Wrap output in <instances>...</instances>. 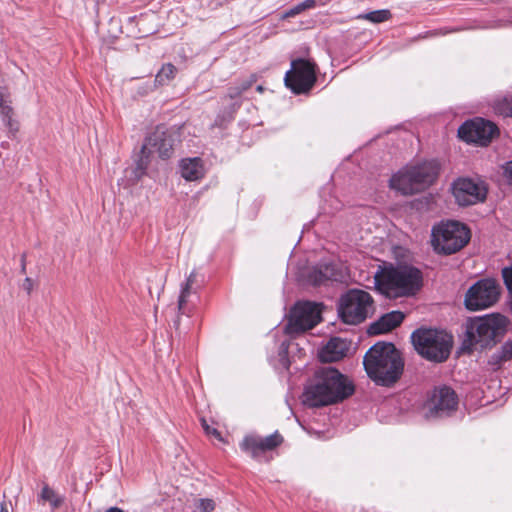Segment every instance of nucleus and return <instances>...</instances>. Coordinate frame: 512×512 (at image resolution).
Segmentation results:
<instances>
[{
	"label": "nucleus",
	"mask_w": 512,
	"mask_h": 512,
	"mask_svg": "<svg viewBox=\"0 0 512 512\" xmlns=\"http://www.w3.org/2000/svg\"><path fill=\"white\" fill-rule=\"evenodd\" d=\"M353 383L333 367L319 368L306 387L303 403L309 407H321L334 404L354 393Z\"/></svg>",
	"instance_id": "f257e3e1"
},
{
	"label": "nucleus",
	"mask_w": 512,
	"mask_h": 512,
	"mask_svg": "<svg viewBox=\"0 0 512 512\" xmlns=\"http://www.w3.org/2000/svg\"><path fill=\"white\" fill-rule=\"evenodd\" d=\"M363 365L367 375L378 385L391 386L402 375L404 362L392 343L379 342L365 354Z\"/></svg>",
	"instance_id": "f03ea898"
},
{
	"label": "nucleus",
	"mask_w": 512,
	"mask_h": 512,
	"mask_svg": "<svg viewBox=\"0 0 512 512\" xmlns=\"http://www.w3.org/2000/svg\"><path fill=\"white\" fill-rule=\"evenodd\" d=\"M377 290L388 298L410 297L422 286V273L409 265L384 264L374 276Z\"/></svg>",
	"instance_id": "7ed1b4c3"
},
{
	"label": "nucleus",
	"mask_w": 512,
	"mask_h": 512,
	"mask_svg": "<svg viewBox=\"0 0 512 512\" xmlns=\"http://www.w3.org/2000/svg\"><path fill=\"white\" fill-rule=\"evenodd\" d=\"M509 320L500 314L469 319L465 326L463 348L473 350L495 344L507 332Z\"/></svg>",
	"instance_id": "20e7f679"
},
{
	"label": "nucleus",
	"mask_w": 512,
	"mask_h": 512,
	"mask_svg": "<svg viewBox=\"0 0 512 512\" xmlns=\"http://www.w3.org/2000/svg\"><path fill=\"white\" fill-rule=\"evenodd\" d=\"M411 340L421 357L435 363L446 361L453 346L452 335L432 328H419L413 331Z\"/></svg>",
	"instance_id": "39448f33"
},
{
	"label": "nucleus",
	"mask_w": 512,
	"mask_h": 512,
	"mask_svg": "<svg viewBox=\"0 0 512 512\" xmlns=\"http://www.w3.org/2000/svg\"><path fill=\"white\" fill-rule=\"evenodd\" d=\"M470 240L469 229L457 222H441L432 228V245L437 253L450 255L461 250Z\"/></svg>",
	"instance_id": "423d86ee"
},
{
	"label": "nucleus",
	"mask_w": 512,
	"mask_h": 512,
	"mask_svg": "<svg viewBox=\"0 0 512 512\" xmlns=\"http://www.w3.org/2000/svg\"><path fill=\"white\" fill-rule=\"evenodd\" d=\"M175 139L164 127H157L146 139L141 148V156L136 162L135 177L140 179L149 165V158L157 152L159 157L167 159L172 155Z\"/></svg>",
	"instance_id": "0eeeda50"
},
{
	"label": "nucleus",
	"mask_w": 512,
	"mask_h": 512,
	"mask_svg": "<svg viewBox=\"0 0 512 512\" xmlns=\"http://www.w3.org/2000/svg\"><path fill=\"white\" fill-rule=\"evenodd\" d=\"M373 311V299L363 290H350L340 299L338 313L347 324L363 322Z\"/></svg>",
	"instance_id": "6e6552de"
},
{
	"label": "nucleus",
	"mask_w": 512,
	"mask_h": 512,
	"mask_svg": "<svg viewBox=\"0 0 512 512\" xmlns=\"http://www.w3.org/2000/svg\"><path fill=\"white\" fill-rule=\"evenodd\" d=\"M500 285L494 279H481L466 292L464 304L470 311H478L493 306L499 299Z\"/></svg>",
	"instance_id": "1a4fd4ad"
},
{
	"label": "nucleus",
	"mask_w": 512,
	"mask_h": 512,
	"mask_svg": "<svg viewBox=\"0 0 512 512\" xmlns=\"http://www.w3.org/2000/svg\"><path fill=\"white\" fill-rule=\"evenodd\" d=\"M321 321L320 305L313 302H298L291 309L285 326L287 334H298L312 329Z\"/></svg>",
	"instance_id": "9d476101"
},
{
	"label": "nucleus",
	"mask_w": 512,
	"mask_h": 512,
	"mask_svg": "<svg viewBox=\"0 0 512 512\" xmlns=\"http://www.w3.org/2000/svg\"><path fill=\"white\" fill-rule=\"evenodd\" d=\"M284 81L295 94L309 92L316 82L315 64L302 58L293 60Z\"/></svg>",
	"instance_id": "9b49d317"
},
{
	"label": "nucleus",
	"mask_w": 512,
	"mask_h": 512,
	"mask_svg": "<svg viewBox=\"0 0 512 512\" xmlns=\"http://www.w3.org/2000/svg\"><path fill=\"white\" fill-rule=\"evenodd\" d=\"M497 133V126L483 118L466 121L458 129V135L462 140L483 146L487 145Z\"/></svg>",
	"instance_id": "f8f14e48"
},
{
	"label": "nucleus",
	"mask_w": 512,
	"mask_h": 512,
	"mask_svg": "<svg viewBox=\"0 0 512 512\" xmlns=\"http://www.w3.org/2000/svg\"><path fill=\"white\" fill-rule=\"evenodd\" d=\"M458 398L453 389L447 386L435 388L426 402V409L430 417H444L455 411Z\"/></svg>",
	"instance_id": "ddd939ff"
},
{
	"label": "nucleus",
	"mask_w": 512,
	"mask_h": 512,
	"mask_svg": "<svg viewBox=\"0 0 512 512\" xmlns=\"http://www.w3.org/2000/svg\"><path fill=\"white\" fill-rule=\"evenodd\" d=\"M283 442V437L277 431L266 437L246 435L239 443L240 449L251 458L261 461L266 452L272 451Z\"/></svg>",
	"instance_id": "4468645a"
},
{
	"label": "nucleus",
	"mask_w": 512,
	"mask_h": 512,
	"mask_svg": "<svg viewBox=\"0 0 512 512\" xmlns=\"http://www.w3.org/2000/svg\"><path fill=\"white\" fill-rule=\"evenodd\" d=\"M452 189L457 203L462 206L482 202L487 194V189L482 183L469 178L458 179L453 183Z\"/></svg>",
	"instance_id": "2eb2a0df"
},
{
	"label": "nucleus",
	"mask_w": 512,
	"mask_h": 512,
	"mask_svg": "<svg viewBox=\"0 0 512 512\" xmlns=\"http://www.w3.org/2000/svg\"><path fill=\"white\" fill-rule=\"evenodd\" d=\"M409 166L419 192L432 185L438 176L439 166L436 161H424Z\"/></svg>",
	"instance_id": "dca6fc26"
},
{
	"label": "nucleus",
	"mask_w": 512,
	"mask_h": 512,
	"mask_svg": "<svg viewBox=\"0 0 512 512\" xmlns=\"http://www.w3.org/2000/svg\"><path fill=\"white\" fill-rule=\"evenodd\" d=\"M415 181L411 168L407 165L391 177L390 187L403 195H412L419 192Z\"/></svg>",
	"instance_id": "f3484780"
},
{
	"label": "nucleus",
	"mask_w": 512,
	"mask_h": 512,
	"mask_svg": "<svg viewBox=\"0 0 512 512\" xmlns=\"http://www.w3.org/2000/svg\"><path fill=\"white\" fill-rule=\"evenodd\" d=\"M349 350V343L339 337L331 338L320 350L319 359L323 363L336 362L346 356Z\"/></svg>",
	"instance_id": "a211bd4d"
},
{
	"label": "nucleus",
	"mask_w": 512,
	"mask_h": 512,
	"mask_svg": "<svg viewBox=\"0 0 512 512\" xmlns=\"http://www.w3.org/2000/svg\"><path fill=\"white\" fill-rule=\"evenodd\" d=\"M404 314L400 311H392L383 315L378 321L372 323L368 332L371 335L386 333L402 323Z\"/></svg>",
	"instance_id": "6ab92c4d"
},
{
	"label": "nucleus",
	"mask_w": 512,
	"mask_h": 512,
	"mask_svg": "<svg viewBox=\"0 0 512 512\" xmlns=\"http://www.w3.org/2000/svg\"><path fill=\"white\" fill-rule=\"evenodd\" d=\"M181 176L187 181H196L205 174L203 161L199 157L182 159L180 162Z\"/></svg>",
	"instance_id": "aec40b11"
},
{
	"label": "nucleus",
	"mask_w": 512,
	"mask_h": 512,
	"mask_svg": "<svg viewBox=\"0 0 512 512\" xmlns=\"http://www.w3.org/2000/svg\"><path fill=\"white\" fill-rule=\"evenodd\" d=\"M510 360H512V341L508 340L489 357L487 365L490 370L497 371Z\"/></svg>",
	"instance_id": "412c9836"
},
{
	"label": "nucleus",
	"mask_w": 512,
	"mask_h": 512,
	"mask_svg": "<svg viewBox=\"0 0 512 512\" xmlns=\"http://www.w3.org/2000/svg\"><path fill=\"white\" fill-rule=\"evenodd\" d=\"M38 502L40 504L48 503L51 512H55L64 504L65 496L57 493L48 484H44L38 494Z\"/></svg>",
	"instance_id": "4be33fe9"
},
{
	"label": "nucleus",
	"mask_w": 512,
	"mask_h": 512,
	"mask_svg": "<svg viewBox=\"0 0 512 512\" xmlns=\"http://www.w3.org/2000/svg\"><path fill=\"white\" fill-rule=\"evenodd\" d=\"M330 279L337 280L333 266L330 264L315 267L308 275V280L313 285H321Z\"/></svg>",
	"instance_id": "5701e85b"
},
{
	"label": "nucleus",
	"mask_w": 512,
	"mask_h": 512,
	"mask_svg": "<svg viewBox=\"0 0 512 512\" xmlns=\"http://www.w3.org/2000/svg\"><path fill=\"white\" fill-rule=\"evenodd\" d=\"M196 280V273L193 271L187 278L186 283L182 286L179 299H178V310L181 313H185V305L188 302L189 297L192 294V286Z\"/></svg>",
	"instance_id": "b1692460"
},
{
	"label": "nucleus",
	"mask_w": 512,
	"mask_h": 512,
	"mask_svg": "<svg viewBox=\"0 0 512 512\" xmlns=\"http://www.w3.org/2000/svg\"><path fill=\"white\" fill-rule=\"evenodd\" d=\"M493 107L497 114L502 115L504 117H511L512 116V93L507 96H504L501 99L495 100Z\"/></svg>",
	"instance_id": "393cba45"
},
{
	"label": "nucleus",
	"mask_w": 512,
	"mask_h": 512,
	"mask_svg": "<svg viewBox=\"0 0 512 512\" xmlns=\"http://www.w3.org/2000/svg\"><path fill=\"white\" fill-rule=\"evenodd\" d=\"M176 72L177 68L173 64L167 63L157 73L155 82L159 85H165L175 77Z\"/></svg>",
	"instance_id": "a878e982"
},
{
	"label": "nucleus",
	"mask_w": 512,
	"mask_h": 512,
	"mask_svg": "<svg viewBox=\"0 0 512 512\" xmlns=\"http://www.w3.org/2000/svg\"><path fill=\"white\" fill-rule=\"evenodd\" d=\"M391 13L387 9L375 10L358 15V19L367 20L372 23H382L390 19Z\"/></svg>",
	"instance_id": "bb28decb"
},
{
	"label": "nucleus",
	"mask_w": 512,
	"mask_h": 512,
	"mask_svg": "<svg viewBox=\"0 0 512 512\" xmlns=\"http://www.w3.org/2000/svg\"><path fill=\"white\" fill-rule=\"evenodd\" d=\"M0 115L3 123L10 122L12 120L13 108L6 100L4 93L0 89Z\"/></svg>",
	"instance_id": "cd10ccee"
},
{
	"label": "nucleus",
	"mask_w": 512,
	"mask_h": 512,
	"mask_svg": "<svg viewBox=\"0 0 512 512\" xmlns=\"http://www.w3.org/2000/svg\"><path fill=\"white\" fill-rule=\"evenodd\" d=\"M501 274L509 294V308L512 312V266L504 267Z\"/></svg>",
	"instance_id": "c85d7f7f"
},
{
	"label": "nucleus",
	"mask_w": 512,
	"mask_h": 512,
	"mask_svg": "<svg viewBox=\"0 0 512 512\" xmlns=\"http://www.w3.org/2000/svg\"><path fill=\"white\" fill-rule=\"evenodd\" d=\"M201 425L207 435L213 436L214 438L218 439L219 441L223 440L221 433L216 428L211 427L205 419H201Z\"/></svg>",
	"instance_id": "c756f323"
},
{
	"label": "nucleus",
	"mask_w": 512,
	"mask_h": 512,
	"mask_svg": "<svg viewBox=\"0 0 512 512\" xmlns=\"http://www.w3.org/2000/svg\"><path fill=\"white\" fill-rule=\"evenodd\" d=\"M198 508L201 512H212L215 509V502L212 499H200Z\"/></svg>",
	"instance_id": "7c9ffc66"
},
{
	"label": "nucleus",
	"mask_w": 512,
	"mask_h": 512,
	"mask_svg": "<svg viewBox=\"0 0 512 512\" xmlns=\"http://www.w3.org/2000/svg\"><path fill=\"white\" fill-rule=\"evenodd\" d=\"M303 11L304 10L302 9V5H301V3H299V4L295 5L294 7H292L291 9H289L288 11H286L285 14L283 15V17L284 18L294 17Z\"/></svg>",
	"instance_id": "2f4dec72"
},
{
	"label": "nucleus",
	"mask_w": 512,
	"mask_h": 512,
	"mask_svg": "<svg viewBox=\"0 0 512 512\" xmlns=\"http://www.w3.org/2000/svg\"><path fill=\"white\" fill-rule=\"evenodd\" d=\"M4 124L8 128L9 134H11L12 136H14L19 131L18 123L16 121H14L13 119L10 120V122H6Z\"/></svg>",
	"instance_id": "473e14b6"
},
{
	"label": "nucleus",
	"mask_w": 512,
	"mask_h": 512,
	"mask_svg": "<svg viewBox=\"0 0 512 512\" xmlns=\"http://www.w3.org/2000/svg\"><path fill=\"white\" fill-rule=\"evenodd\" d=\"M22 288L27 292V294H31L34 288V282L30 277H26L23 281Z\"/></svg>",
	"instance_id": "72a5a7b5"
},
{
	"label": "nucleus",
	"mask_w": 512,
	"mask_h": 512,
	"mask_svg": "<svg viewBox=\"0 0 512 512\" xmlns=\"http://www.w3.org/2000/svg\"><path fill=\"white\" fill-rule=\"evenodd\" d=\"M241 94H242V92H241V90L239 89V87H237V86L230 87V88H229V90H228V96H229L231 99L237 98V97H239Z\"/></svg>",
	"instance_id": "f704fd0d"
},
{
	"label": "nucleus",
	"mask_w": 512,
	"mask_h": 512,
	"mask_svg": "<svg viewBox=\"0 0 512 512\" xmlns=\"http://www.w3.org/2000/svg\"><path fill=\"white\" fill-rule=\"evenodd\" d=\"M302 9L305 11L307 9L314 8L316 5V0H305L301 2Z\"/></svg>",
	"instance_id": "c9c22d12"
},
{
	"label": "nucleus",
	"mask_w": 512,
	"mask_h": 512,
	"mask_svg": "<svg viewBox=\"0 0 512 512\" xmlns=\"http://www.w3.org/2000/svg\"><path fill=\"white\" fill-rule=\"evenodd\" d=\"M251 85H252L251 81H243V82H241L240 84H238L236 86L239 87V89L243 93L244 91L248 90L251 87Z\"/></svg>",
	"instance_id": "e433bc0d"
},
{
	"label": "nucleus",
	"mask_w": 512,
	"mask_h": 512,
	"mask_svg": "<svg viewBox=\"0 0 512 512\" xmlns=\"http://www.w3.org/2000/svg\"><path fill=\"white\" fill-rule=\"evenodd\" d=\"M505 173L509 183L512 185V162L508 163Z\"/></svg>",
	"instance_id": "4c0bfd02"
},
{
	"label": "nucleus",
	"mask_w": 512,
	"mask_h": 512,
	"mask_svg": "<svg viewBox=\"0 0 512 512\" xmlns=\"http://www.w3.org/2000/svg\"><path fill=\"white\" fill-rule=\"evenodd\" d=\"M26 272V255L23 254L21 256V273H25Z\"/></svg>",
	"instance_id": "58836bf2"
},
{
	"label": "nucleus",
	"mask_w": 512,
	"mask_h": 512,
	"mask_svg": "<svg viewBox=\"0 0 512 512\" xmlns=\"http://www.w3.org/2000/svg\"><path fill=\"white\" fill-rule=\"evenodd\" d=\"M0 512H9L7 503L5 501L0 504Z\"/></svg>",
	"instance_id": "ea45409f"
},
{
	"label": "nucleus",
	"mask_w": 512,
	"mask_h": 512,
	"mask_svg": "<svg viewBox=\"0 0 512 512\" xmlns=\"http://www.w3.org/2000/svg\"><path fill=\"white\" fill-rule=\"evenodd\" d=\"M105 512H124V511L118 507H111V508L107 509Z\"/></svg>",
	"instance_id": "a19ab883"
},
{
	"label": "nucleus",
	"mask_w": 512,
	"mask_h": 512,
	"mask_svg": "<svg viewBox=\"0 0 512 512\" xmlns=\"http://www.w3.org/2000/svg\"><path fill=\"white\" fill-rule=\"evenodd\" d=\"M257 90H258V91H262V90H263L262 86H258V87H257Z\"/></svg>",
	"instance_id": "79ce46f5"
}]
</instances>
